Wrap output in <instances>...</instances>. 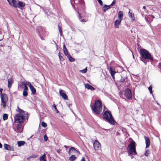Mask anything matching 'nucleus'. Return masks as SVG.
I'll return each instance as SVG.
<instances>
[{"mask_svg": "<svg viewBox=\"0 0 161 161\" xmlns=\"http://www.w3.org/2000/svg\"><path fill=\"white\" fill-rule=\"evenodd\" d=\"M92 111L95 113L99 114L102 110L101 102L99 100L95 101L94 104L92 106Z\"/></svg>", "mask_w": 161, "mask_h": 161, "instance_id": "1", "label": "nucleus"}, {"mask_svg": "<svg viewBox=\"0 0 161 161\" xmlns=\"http://www.w3.org/2000/svg\"><path fill=\"white\" fill-rule=\"evenodd\" d=\"M28 115L27 114H16L14 117L15 122L21 123L24 120L27 119Z\"/></svg>", "mask_w": 161, "mask_h": 161, "instance_id": "2", "label": "nucleus"}, {"mask_svg": "<svg viewBox=\"0 0 161 161\" xmlns=\"http://www.w3.org/2000/svg\"><path fill=\"white\" fill-rule=\"evenodd\" d=\"M3 89H0V95L1 99V106L3 108H5L6 106L7 103L8 101V97L6 94L2 93Z\"/></svg>", "mask_w": 161, "mask_h": 161, "instance_id": "3", "label": "nucleus"}, {"mask_svg": "<svg viewBox=\"0 0 161 161\" xmlns=\"http://www.w3.org/2000/svg\"><path fill=\"white\" fill-rule=\"evenodd\" d=\"M128 152L132 155H136V145L135 142L133 140L131 142L127 147Z\"/></svg>", "mask_w": 161, "mask_h": 161, "instance_id": "4", "label": "nucleus"}, {"mask_svg": "<svg viewBox=\"0 0 161 161\" xmlns=\"http://www.w3.org/2000/svg\"><path fill=\"white\" fill-rule=\"evenodd\" d=\"M103 118L111 124L114 125L116 123L112 115L109 111H106L103 114Z\"/></svg>", "mask_w": 161, "mask_h": 161, "instance_id": "5", "label": "nucleus"}, {"mask_svg": "<svg viewBox=\"0 0 161 161\" xmlns=\"http://www.w3.org/2000/svg\"><path fill=\"white\" fill-rule=\"evenodd\" d=\"M140 53L142 57L144 59L153 60V58L151 56V54L146 49H141Z\"/></svg>", "mask_w": 161, "mask_h": 161, "instance_id": "6", "label": "nucleus"}, {"mask_svg": "<svg viewBox=\"0 0 161 161\" xmlns=\"http://www.w3.org/2000/svg\"><path fill=\"white\" fill-rule=\"evenodd\" d=\"M125 95L128 99H130L132 98L131 92L129 89H127L125 91Z\"/></svg>", "mask_w": 161, "mask_h": 161, "instance_id": "7", "label": "nucleus"}, {"mask_svg": "<svg viewBox=\"0 0 161 161\" xmlns=\"http://www.w3.org/2000/svg\"><path fill=\"white\" fill-rule=\"evenodd\" d=\"M94 148L95 150H97L101 148V145L99 142L97 140H95L93 143Z\"/></svg>", "mask_w": 161, "mask_h": 161, "instance_id": "8", "label": "nucleus"}, {"mask_svg": "<svg viewBox=\"0 0 161 161\" xmlns=\"http://www.w3.org/2000/svg\"><path fill=\"white\" fill-rule=\"evenodd\" d=\"M9 4L12 6L15 7H17L18 2L19 1H16L15 0H8Z\"/></svg>", "mask_w": 161, "mask_h": 161, "instance_id": "9", "label": "nucleus"}, {"mask_svg": "<svg viewBox=\"0 0 161 161\" xmlns=\"http://www.w3.org/2000/svg\"><path fill=\"white\" fill-rule=\"evenodd\" d=\"M59 93L64 99L65 100L68 99V97L63 90L60 89L59 90Z\"/></svg>", "mask_w": 161, "mask_h": 161, "instance_id": "10", "label": "nucleus"}, {"mask_svg": "<svg viewBox=\"0 0 161 161\" xmlns=\"http://www.w3.org/2000/svg\"><path fill=\"white\" fill-rule=\"evenodd\" d=\"M110 74L113 79H115V77L114 75L116 73L114 70V69L113 67H111L110 68Z\"/></svg>", "mask_w": 161, "mask_h": 161, "instance_id": "11", "label": "nucleus"}, {"mask_svg": "<svg viewBox=\"0 0 161 161\" xmlns=\"http://www.w3.org/2000/svg\"><path fill=\"white\" fill-rule=\"evenodd\" d=\"M28 83L32 93L34 94H35L36 92V89L30 82L29 83Z\"/></svg>", "mask_w": 161, "mask_h": 161, "instance_id": "12", "label": "nucleus"}, {"mask_svg": "<svg viewBox=\"0 0 161 161\" xmlns=\"http://www.w3.org/2000/svg\"><path fill=\"white\" fill-rule=\"evenodd\" d=\"M144 138L146 142V147H147L150 144V140L148 137L146 136H144Z\"/></svg>", "mask_w": 161, "mask_h": 161, "instance_id": "13", "label": "nucleus"}, {"mask_svg": "<svg viewBox=\"0 0 161 161\" xmlns=\"http://www.w3.org/2000/svg\"><path fill=\"white\" fill-rule=\"evenodd\" d=\"M122 20L119 19L116 20L114 22V26L116 28H119V26Z\"/></svg>", "mask_w": 161, "mask_h": 161, "instance_id": "14", "label": "nucleus"}, {"mask_svg": "<svg viewBox=\"0 0 161 161\" xmlns=\"http://www.w3.org/2000/svg\"><path fill=\"white\" fill-rule=\"evenodd\" d=\"M28 83H29L28 81L22 83V85L24 86V91H27L28 89V87L27 86V85L28 86Z\"/></svg>", "mask_w": 161, "mask_h": 161, "instance_id": "15", "label": "nucleus"}, {"mask_svg": "<svg viewBox=\"0 0 161 161\" xmlns=\"http://www.w3.org/2000/svg\"><path fill=\"white\" fill-rule=\"evenodd\" d=\"M85 86L86 88L88 89H90L92 91L94 90L95 89V88H94L93 87H92L88 84H85Z\"/></svg>", "mask_w": 161, "mask_h": 161, "instance_id": "16", "label": "nucleus"}, {"mask_svg": "<svg viewBox=\"0 0 161 161\" xmlns=\"http://www.w3.org/2000/svg\"><path fill=\"white\" fill-rule=\"evenodd\" d=\"M123 17V12L120 11L118 13V19L120 20H122V19Z\"/></svg>", "mask_w": 161, "mask_h": 161, "instance_id": "17", "label": "nucleus"}, {"mask_svg": "<svg viewBox=\"0 0 161 161\" xmlns=\"http://www.w3.org/2000/svg\"><path fill=\"white\" fill-rule=\"evenodd\" d=\"M63 50L64 54L67 56L69 54L67 49L65 47L64 45L63 46Z\"/></svg>", "mask_w": 161, "mask_h": 161, "instance_id": "18", "label": "nucleus"}, {"mask_svg": "<svg viewBox=\"0 0 161 161\" xmlns=\"http://www.w3.org/2000/svg\"><path fill=\"white\" fill-rule=\"evenodd\" d=\"M14 80L13 79L10 78L8 79V87L10 88L11 87L12 84L13 83Z\"/></svg>", "mask_w": 161, "mask_h": 161, "instance_id": "19", "label": "nucleus"}, {"mask_svg": "<svg viewBox=\"0 0 161 161\" xmlns=\"http://www.w3.org/2000/svg\"><path fill=\"white\" fill-rule=\"evenodd\" d=\"M18 4L17 7H18V8L23 7L25 6V3L23 2H21L19 1V2H18Z\"/></svg>", "mask_w": 161, "mask_h": 161, "instance_id": "20", "label": "nucleus"}, {"mask_svg": "<svg viewBox=\"0 0 161 161\" xmlns=\"http://www.w3.org/2000/svg\"><path fill=\"white\" fill-rule=\"evenodd\" d=\"M46 156L45 153L40 157V161H47L46 158Z\"/></svg>", "mask_w": 161, "mask_h": 161, "instance_id": "21", "label": "nucleus"}, {"mask_svg": "<svg viewBox=\"0 0 161 161\" xmlns=\"http://www.w3.org/2000/svg\"><path fill=\"white\" fill-rule=\"evenodd\" d=\"M17 124L16 126V128L17 130H22V127L21 123H17Z\"/></svg>", "mask_w": 161, "mask_h": 161, "instance_id": "22", "label": "nucleus"}, {"mask_svg": "<svg viewBox=\"0 0 161 161\" xmlns=\"http://www.w3.org/2000/svg\"><path fill=\"white\" fill-rule=\"evenodd\" d=\"M4 148L7 150H11V147L10 146L7 144H5L4 145Z\"/></svg>", "mask_w": 161, "mask_h": 161, "instance_id": "23", "label": "nucleus"}, {"mask_svg": "<svg viewBox=\"0 0 161 161\" xmlns=\"http://www.w3.org/2000/svg\"><path fill=\"white\" fill-rule=\"evenodd\" d=\"M19 147H20L24 145L25 144V142L24 141H19L17 142Z\"/></svg>", "mask_w": 161, "mask_h": 161, "instance_id": "24", "label": "nucleus"}, {"mask_svg": "<svg viewBox=\"0 0 161 161\" xmlns=\"http://www.w3.org/2000/svg\"><path fill=\"white\" fill-rule=\"evenodd\" d=\"M110 5H105L104 7H103V10L104 12H105L108 9L110 8Z\"/></svg>", "mask_w": 161, "mask_h": 161, "instance_id": "25", "label": "nucleus"}, {"mask_svg": "<svg viewBox=\"0 0 161 161\" xmlns=\"http://www.w3.org/2000/svg\"><path fill=\"white\" fill-rule=\"evenodd\" d=\"M77 158V157L75 155H72L69 158V159L71 161H74Z\"/></svg>", "mask_w": 161, "mask_h": 161, "instance_id": "26", "label": "nucleus"}, {"mask_svg": "<svg viewBox=\"0 0 161 161\" xmlns=\"http://www.w3.org/2000/svg\"><path fill=\"white\" fill-rule=\"evenodd\" d=\"M129 17L131 18V20L134 21L135 20L134 15L130 12V10L129 12Z\"/></svg>", "mask_w": 161, "mask_h": 161, "instance_id": "27", "label": "nucleus"}, {"mask_svg": "<svg viewBox=\"0 0 161 161\" xmlns=\"http://www.w3.org/2000/svg\"><path fill=\"white\" fill-rule=\"evenodd\" d=\"M67 57L68 58L70 62H72L74 61H75L74 58H72L70 54L68 55V56H67Z\"/></svg>", "mask_w": 161, "mask_h": 161, "instance_id": "28", "label": "nucleus"}, {"mask_svg": "<svg viewBox=\"0 0 161 161\" xmlns=\"http://www.w3.org/2000/svg\"><path fill=\"white\" fill-rule=\"evenodd\" d=\"M72 151H73L74 150V151L78 152V151L76 150L74 147H71L69 150V151H68V153L69 154H70V153L72 152Z\"/></svg>", "mask_w": 161, "mask_h": 161, "instance_id": "29", "label": "nucleus"}, {"mask_svg": "<svg viewBox=\"0 0 161 161\" xmlns=\"http://www.w3.org/2000/svg\"><path fill=\"white\" fill-rule=\"evenodd\" d=\"M8 118V115L7 114H4L3 115V119L4 120H5Z\"/></svg>", "mask_w": 161, "mask_h": 161, "instance_id": "30", "label": "nucleus"}, {"mask_svg": "<svg viewBox=\"0 0 161 161\" xmlns=\"http://www.w3.org/2000/svg\"><path fill=\"white\" fill-rule=\"evenodd\" d=\"M58 56H59L60 60L62 61H63L64 60V58L61 55L60 53V52H59L58 54Z\"/></svg>", "mask_w": 161, "mask_h": 161, "instance_id": "31", "label": "nucleus"}, {"mask_svg": "<svg viewBox=\"0 0 161 161\" xmlns=\"http://www.w3.org/2000/svg\"><path fill=\"white\" fill-rule=\"evenodd\" d=\"M87 71V67L86 68L84 69L83 70H80L79 71L80 73H86Z\"/></svg>", "mask_w": 161, "mask_h": 161, "instance_id": "32", "label": "nucleus"}, {"mask_svg": "<svg viewBox=\"0 0 161 161\" xmlns=\"http://www.w3.org/2000/svg\"><path fill=\"white\" fill-rule=\"evenodd\" d=\"M17 111L19 112V114H22V113H23L24 112V111L20 109L18 106L17 109L16 110Z\"/></svg>", "mask_w": 161, "mask_h": 161, "instance_id": "33", "label": "nucleus"}, {"mask_svg": "<svg viewBox=\"0 0 161 161\" xmlns=\"http://www.w3.org/2000/svg\"><path fill=\"white\" fill-rule=\"evenodd\" d=\"M42 126L44 127H45L47 126V124L44 122H42L41 123Z\"/></svg>", "mask_w": 161, "mask_h": 161, "instance_id": "34", "label": "nucleus"}, {"mask_svg": "<svg viewBox=\"0 0 161 161\" xmlns=\"http://www.w3.org/2000/svg\"><path fill=\"white\" fill-rule=\"evenodd\" d=\"M23 95L24 97H26L28 95V93L27 92V91H23Z\"/></svg>", "mask_w": 161, "mask_h": 161, "instance_id": "35", "label": "nucleus"}, {"mask_svg": "<svg viewBox=\"0 0 161 161\" xmlns=\"http://www.w3.org/2000/svg\"><path fill=\"white\" fill-rule=\"evenodd\" d=\"M149 150H147L145 153V155L148 157L149 156Z\"/></svg>", "mask_w": 161, "mask_h": 161, "instance_id": "36", "label": "nucleus"}, {"mask_svg": "<svg viewBox=\"0 0 161 161\" xmlns=\"http://www.w3.org/2000/svg\"><path fill=\"white\" fill-rule=\"evenodd\" d=\"M53 107L54 108L55 110V111L56 112V113H58V110L57 109L56 106L55 105V104H54L53 105Z\"/></svg>", "mask_w": 161, "mask_h": 161, "instance_id": "37", "label": "nucleus"}, {"mask_svg": "<svg viewBox=\"0 0 161 161\" xmlns=\"http://www.w3.org/2000/svg\"><path fill=\"white\" fill-rule=\"evenodd\" d=\"M152 88L151 86H150L148 87V90L150 92L151 94H152Z\"/></svg>", "mask_w": 161, "mask_h": 161, "instance_id": "38", "label": "nucleus"}, {"mask_svg": "<svg viewBox=\"0 0 161 161\" xmlns=\"http://www.w3.org/2000/svg\"><path fill=\"white\" fill-rule=\"evenodd\" d=\"M44 141H45V142H46L47 141V139H48V138H47V137L46 135V134H45L44 135Z\"/></svg>", "mask_w": 161, "mask_h": 161, "instance_id": "39", "label": "nucleus"}, {"mask_svg": "<svg viewBox=\"0 0 161 161\" xmlns=\"http://www.w3.org/2000/svg\"><path fill=\"white\" fill-rule=\"evenodd\" d=\"M74 2L75 4H78L80 1L82 2V0H74Z\"/></svg>", "mask_w": 161, "mask_h": 161, "instance_id": "40", "label": "nucleus"}, {"mask_svg": "<svg viewBox=\"0 0 161 161\" xmlns=\"http://www.w3.org/2000/svg\"><path fill=\"white\" fill-rule=\"evenodd\" d=\"M41 29V28L40 27H38L36 29V32L39 34V35L40 34L39 30Z\"/></svg>", "mask_w": 161, "mask_h": 161, "instance_id": "41", "label": "nucleus"}, {"mask_svg": "<svg viewBox=\"0 0 161 161\" xmlns=\"http://www.w3.org/2000/svg\"><path fill=\"white\" fill-rule=\"evenodd\" d=\"M58 30H59V31L60 33V35H62V31H61V27L58 26Z\"/></svg>", "mask_w": 161, "mask_h": 161, "instance_id": "42", "label": "nucleus"}, {"mask_svg": "<svg viewBox=\"0 0 161 161\" xmlns=\"http://www.w3.org/2000/svg\"><path fill=\"white\" fill-rule=\"evenodd\" d=\"M97 1L100 5H103V2L101 0H97Z\"/></svg>", "mask_w": 161, "mask_h": 161, "instance_id": "43", "label": "nucleus"}, {"mask_svg": "<svg viewBox=\"0 0 161 161\" xmlns=\"http://www.w3.org/2000/svg\"><path fill=\"white\" fill-rule=\"evenodd\" d=\"M115 2L114 0L112 2V3L110 5V6L111 5H113L115 4Z\"/></svg>", "mask_w": 161, "mask_h": 161, "instance_id": "44", "label": "nucleus"}, {"mask_svg": "<svg viewBox=\"0 0 161 161\" xmlns=\"http://www.w3.org/2000/svg\"><path fill=\"white\" fill-rule=\"evenodd\" d=\"M80 21L81 22H85L86 21V20H85L84 19H82L81 20H80Z\"/></svg>", "mask_w": 161, "mask_h": 161, "instance_id": "45", "label": "nucleus"}, {"mask_svg": "<svg viewBox=\"0 0 161 161\" xmlns=\"http://www.w3.org/2000/svg\"><path fill=\"white\" fill-rule=\"evenodd\" d=\"M76 134L78 136H82L80 134V132H78V133H77Z\"/></svg>", "mask_w": 161, "mask_h": 161, "instance_id": "46", "label": "nucleus"}, {"mask_svg": "<svg viewBox=\"0 0 161 161\" xmlns=\"http://www.w3.org/2000/svg\"><path fill=\"white\" fill-rule=\"evenodd\" d=\"M80 161H85V158L84 157L82 158V159Z\"/></svg>", "mask_w": 161, "mask_h": 161, "instance_id": "47", "label": "nucleus"}, {"mask_svg": "<svg viewBox=\"0 0 161 161\" xmlns=\"http://www.w3.org/2000/svg\"><path fill=\"white\" fill-rule=\"evenodd\" d=\"M57 152L58 153H60V150H57Z\"/></svg>", "mask_w": 161, "mask_h": 161, "instance_id": "48", "label": "nucleus"}, {"mask_svg": "<svg viewBox=\"0 0 161 161\" xmlns=\"http://www.w3.org/2000/svg\"><path fill=\"white\" fill-rule=\"evenodd\" d=\"M2 147V145L0 143V148Z\"/></svg>", "mask_w": 161, "mask_h": 161, "instance_id": "49", "label": "nucleus"}, {"mask_svg": "<svg viewBox=\"0 0 161 161\" xmlns=\"http://www.w3.org/2000/svg\"><path fill=\"white\" fill-rule=\"evenodd\" d=\"M41 38L42 40H43V38H42V37H41Z\"/></svg>", "mask_w": 161, "mask_h": 161, "instance_id": "50", "label": "nucleus"}, {"mask_svg": "<svg viewBox=\"0 0 161 161\" xmlns=\"http://www.w3.org/2000/svg\"><path fill=\"white\" fill-rule=\"evenodd\" d=\"M143 8L144 9H145L146 8V7L144 6L143 7Z\"/></svg>", "mask_w": 161, "mask_h": 161, "instance_id": "51", "label": "nucleus"}, {"mask_svg": "<svg viewBox=\"0 0 161 161\" xmlns=\"http://www.w3.org/2000/svg\"><path fill=\"white\" fill-rule=\"evenodd\" d=\"M64 147L65 148H66L67 147V146H66V145L64 146Z\"/></svg>", "mask_w": 161, "mask_h": 161, "instance_id": "52", "label": "nucleus"}, {"mask_svg": "<svg viewBox=\"0 0 161 161\" xmlns=\"http://www.w3.org/2000/svg\"><path fill=\"white\" fill-rule=\"evenodd\" d=\"M161 66V65L160 63H159V66Z\"/></svg>", "mask_w": 161, "mask_h": 161, "instance_id": "53", "label": "nucleus"}, {"mask_svg": "<svg viewBox=\"0 0 161 161\" xmlns=\"http://www.w3.org/2000/svg\"><path fill=\"white\" fill-rule=\"evenodd\" d=\"M151 17H153V18H154V17L153 16H152Z\"/></svg>", "mask_w": 161, "mask_h": 161, "instance_id": "54", "label": "nucleus"}]
</instances>
